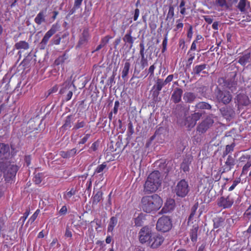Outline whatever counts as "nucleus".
I'll return each mask as SVG.
<instances>
[{
	"mask_svg": "<svg viewBox=\"0 0 251 251\" xmlns=\"http://www.w3.org/2000/svg\"><path fill=\"white\" fill-rule=\"evenodd\" d=\"M163 203L161 198L157 195L143 197L141 199V206L142 210L146 213H151L158 210Z\"/></svg>",
	"mask_w": 251,
	"mask_h": 251,
	"instance_id": "1",
	"label": "nucleus"
},
{
	"mask_svg": "<svg viewBox=\"0 0 251 251\" xmlns=\"http://www.w3.org/2000/svg\"><path fill=\"white\" fill-rule=\"evenodd\" d=\"M161 185L160 173L158 171L152 172L147 178L144 185V191L147 193L156 191Z\"/></svg>",
	"mask_w": 251,
	"mask_h": 251,
	"instance_id": "2",
	"label": "nucleus"
},
{
	"mask_svg": "<svg viewBox=\"0 0 251 251\" xmlns=\"http://www.w3.org/2000/svg\"><path fill=\"white\" fill-rule=\"evenodd\" d=\"M0 171L3 172L7 177L11 178L16 176L18 168L17 166L10 164L7 161L1 162H0Z\"/></svg>",
	"mask_w": 251,
	"mask_h": 251,
	"instance_id": "3",
	"label": "nucleus"
},
{
	"mask_svg": "<svg viewBox=\"0 0 251 251\" xmlns=\"http://www.w3.org/2000/svg\"><path fill=\"white\" fill-rule=\"evenodd\" d=\"M172 226L171 219L167 216L161 217L158 220L156 223L157 230L163 232L168 231L171 229Z\"/></svg>",
	"mask_w": 251,
	"mask_h": 251,
	"instance_id": "4",
	"label": "nucleus"
},
{
	"mask_svg": "<svg viewBox=\"0 0 251 251\" xmlns=\"http://www.w3.org/2000/svg\"><path fill=\"white\" fill-rule=\"evenodd\" d=\"M189 187L188 182L185 179L180 180L175 188L176 195L180 197L184 198L188 194Z\"/></svg>",
	"mask_w": 251,
	"mask_h": 251,
	"instance_id": "5",
	"label": "nucleus"
},
{
	"mask_svg": "<svg viewBox=\"0 0 251 251\" xmlns=\"http://www.w3.org/2000/svg\"><path fill=\"white\" fill-rule=\"evenodd\" d=\"M60 28V25L56 23L53 24L50 30H49L45 34L42 40L40 43L39 46L41 50H44L50 38Z\"/></svg>",
	"mask_w": 251,
	"mask_h": 251,
	"instance_id": "6",
	"label": "nucleus"
},
{
	"mask_svg": "<svg viewBox=\"0 0 251 251\" xmlns=\"http://www.w3.org/2000/svg\"><path fill=\"white\" fill-rule=\"evenodd\" d=\"M152 234L150 227L148 226L143 227L139 232V240L140 242L142 244H145L147 246Z\"/></svg>",
	"mask_w": 251,
	"mask_h": 251,
	"instance_id": "7",
	"label": "nucleus"
},
{
	"mask_svg": "<svg viewBox=\"0 0 251 251\" xmlns=\"http://www.w3.org/2000/svg\"><path fill=\"white\" fill-rule=\"evenodd\" d=\"M216 98L219 102L225 104L229 103L232 100L231 94L229 91L226 90H218L216 93Z\"/></svg>",
	"mask_w": 251,
	"mask_h": 251,
	"instance_id": "8",
	"label": "nucleus"
},
{
	"mask_svg": "<svg viewBox=\"0 0 251 251\" xmlns=\"http://www.w3.org/2000/svg\"><path fill=\"white\" fill-rule=\"evenodd\" d=\"M237 161L235 155H228L226 158L224 165L222 167V174L230 171L233 168Z\"/></svg>",
	"mask_w": 251,
	"mask_h": 251,
	"instance_id": "9",
	"label": "nucleus"
},
{
	"mask_svg": "<svg viewBox=\"0 0 251 251\" xmlns=\"http://www.w3.org/2000/svg\"><path fill=\"white\" fill-rule=\"evenodd\" d=\"M213 116H207L197 127V131L200 133H203L212 126L214 123Z\"/></svg>",
	"mask_w": 251,
	"mask_h": 251,
	"instance_id": "10",
	"label": "nucleus"
},
{
	"mask_svg": "<svg viewBox=\"0 0 251 251\" xmlns=\"http://www.w3.org/2000/svg\"><path fill=\"white\" fill-rule=\"evenodd\" d=\"M164 240L163 236L157 233L153 234L147 246L151 249H156L162 245Z\"/></svg>",
	"mask_w": 251,
	"mask_h": 251,
	"instance_id": "11",
	"label": "nucleus"
},
{
	"mask_svg": "<svg viewBox=\"0 0 251 251\" xmlns=\"http://www.w3.org/2000/svg\"><path fill=\"white\" fill-rule=\"evenodd\" d=\"M10 156V148L8 144L0 143V162H5Z\"/></svg>",
	"mask_w": 251,
	"mask_h": 251,
	"instance_id": "12",
	"label": "nucleus"
},
{
	"mask_svg": "<svg viewBox=\"0 0 251 251\" xmlns=\"http://www.w3.org/2000/svg\"><path fill=\"white\" fill-rule=\"evenodd\" d=\"M233 202V199L230 195H228L226 197H222L218 200V205L224 209L229 208L231 207Z\"/></svg>",
	"mask_w": 251,
	"mask_h": 251,
	"instance_id": "13",
	"label": "nucleus"
},
{
	"mask_svg": "<svg viewBox=\"0 0 251 251\" xmlns=\"http://www.w3.org/2000/svg\"><path fill=\"white\" fill-rule=\"evenodd\" d=\"M90 39V34L87 29H84L79 37L77 47L86 46Z\"/></svg>",
	"mask_w": 251,
	"mask_h": 251,
	"instance_id": "14",
	"label": "nucleus"
},
{
	"mask_svg": "<svg viewBox=\"0 0 251 251\" xmlns=\"http://www.w3.org/2000/svg\"><path fill=\"white\" fill-rule=\"evenodd\" d=\"M202 114L203 113L201 112H196L190 116L187 117V122L189 120L192 121L191 123L188 124V128L193 127L196 125L197 122L200 119Z\"/></svg>",
	"mask_w": 251,
	"mask_h": 251,
	"instance_id": "15",
	"label": "nucleus"
},
{
	"mask_svg": "<svg viewBox=\"0 0 251 251\" xmlns=\"http://www.w3.org/2000/svg\"><path fill=\"white\" fill-rule=\"evenodd\" d=\"M183 93V90L179 88H176L171 96V100L175 103L179 102L181 100V97Z\"/></svg>",
	"mask_w": 251,
	"mask_h": 251,
	"instance_id": "16",
	"label": "nucleus"
},
{
	"mask_svg": "<svg viewBox=\"0 0 251 251\" xmlns=\"http://www.w3.org/2000/svg\"><path fill=\"white\" fill-rule=\"evenodd\" d=\"M166 85L163 79L158 78L152 87V89L154 90L153 94L158 96L162 88Z\"/></svg>",
	"mask_w": 251,
	"mask_h": 251,
	"instance_id": "17",
	"label": "nucleus"
},
{
	"mask_svg": "<svg viewBox=\"0 0 251 251\" xmlns=\"http://www.w3.org/2000/svg\"><path fill=\"white\" fill-rule=\"evenodd\" d=\"M207 64H201L193 67L191 74L193 75H199L201 73H205L203 70L206 68Z\"/></svg>",
	"mask_w": 251,
	"mask_h": 251,
	"instance_id": "18",
	"label": "nucleus"
},
{
	"mask_svg": "<svg viewBox=\"0 0 251 251\" xmlns=\"http://www.w3.org/2000/svg\"><path fill=\"white\" fill-rule=\"evenodd\" d=\"M197 95L192 92H187L184 94L183 99L186 103H191L197 99Z\"/></svg>",
	"mask_w": 251,
	"mask_h": 251,
	"instance_id": "19",
	"label": "nucleus"
},
{
	"mask_svg": "<svg viewBox=\"0 0 251 251\" xmlns=\"http://www.w3.org/2000/svg\"><path fill=\"white\" fill-rule=\"evenodd\" d=\"M175 208V201L172 199L167 200L162 209L163 213H168L172 211Z\"/></svg>",
	"mask_w": 251,
	"mask_h": 251,
	"instance_id": "20",
	"label": "nucleus"
},
{
	"mask_svg": "<svg viewBox=\"0 0 251 251\" xmlns=\"http://www.w3.org/2000/svg\"><path fill=\"white\" fill-rule=\"evenodd\" d=\"M75 89V86L71 82V80H67L62 84V88L60 90L59 93L61 94L65 93L66 91L72 89V88Z\"/></svg>",
	"mask_w": 251,
	"mask_h": 251,
	"instance_id": "21",
	"label": "nucleus"
},
{
	"mask_svg": "<svg viewBox=\"0 0 251 251\" xmlns=\"http://www.w3.org/2000/svg\"><path fill=\"white\" fill-rule=\"evenodd\" d=\"M76 149L74 148L67 151H61L59 154L63 158H69L74 156L76 154Z\"/></svg>",
	"mask_w": 251,
	"mask_h": 251,
	"instance_id": "22",
	"label": "nucleus"
},
{
	"mask_svg": "<svg viewBox=\"0 0 251 251\" xmlns=\"http://www.w3.org/2000/svg\"><path fill=\"white\" fill-rule=\"evenodd\" d=\"M237 101L240 105H248L249 104V100L247 96L244 94H238L237 96Z\"/></svg>",
	"mask_w": 251,
	"mask_h": 251,
	"instance_id": "23",
	"label": "nucleus"
},
{
	"mask_svg": "<svg viewBox=\"0 0 251 251\" xmlns=\"http://www.w3.org/2000/svg\"><path fill=\"white\" fill-rule=\"evenodd\" d=\"M46 11L42 10L36 16L34 19V22L38 25H41L46 21Z\"/></svg>",
	"mask_w": 251,
	"mask_h": 251,
	"instance_id": "24",
	"label": "nucleus"
},
{
	"mask_svg": "<svg viewBox=\"0 0 251 251\" xmlns=\"http://www.w3.org/2000/svg\"><path fill=\"white\" fill-rule=\"evenodd\" d=\"M251 60V53H247L239 57L238 63L242 66H245Z\"/></svg>",
	"mask_w": 251,
	"mask_h": 251,
	"instance_id": "25",
	"label": "nucleus"
},
{
	"mask_svg": "<svg viewBox=\"0 0 251 251\" xmlns=\"http://www.w3.org/2000/svg\"><path fill=\"white\" fill-rule=\"evenodd\" d=\"M195 111H199L200 110H209L211 109V105L208 103L204 101H201L197 103L195 105Z\"/></svg>",
	"mask_w": 251,
	"mask_h": 251,
	"instance_id": "26",
	"label": "nucleus"
},
{
	"mask_svg": "<svg viewBox=\"0 0 251 251\" xmlns=\"http://www.w3.org/2000/svg\"><path fill=\"white\" fill-rule=\"evenodd\" d=\"M132 30H129L128 33H126L123 38V40L126 43H129L130 44L129 48L131 49L133 47V44L134 43L135 38H133L131 36Z\"/></svg>",
	"mask_w": 251,
	"mask_h": 251,
	"instance_id": "27",
	"label": "nucleus"
},
{
	"mask_svg": "<svg viewBox=\"0 0 251 251\" xmlns=\"http://www.w3.org/2000/svg\"><path fill=\"white\" fill-rule=\"evenodd\" d=\"M107 169L108 168H107L106 163L104 162L97 166L94 172V176L96 175V174H100L99 176L102 177L103 176L102 172L105 170H107Z\"/></svg>",
	"mask_w": 251,
	"mask_h": 251,
	"instance_id": "28",
	"label": "nucleus"
},
{
	"mask_svg": "<svg viewBox=\"0 0 251 251\" xmlns=\"http://www.w3.org/2000/svg\"><path fill=\"white\" fill-rule=\"evenodd\" d=\"M117 223L118 218L116 217L113 216L111 217L107 227V231L110 232H112Z\"/></svg>",
	"mask_w": 251,
	"mask_h": 251,
	"instance_id": "29",
	"label": "nucleus"
},
{
	"mask_svg": "<svg viewBox=\"0 0 251 251\" xmlns=\"http://www.w3.org/2000/svg\"><path fill=\"white\" fill-rule=\"evenodd\" d=\"M130 67V63L126 61L124 64V66L122 72V77L124 80H127V76L129 73V70Z\"/></svg>",
	"mask_w": 251,
	"mask_h": 251,
	"instance_id": "30",
	"label": "nucleus"
},
{
	"mask_svg": "<svg viewBox=\"0 0 251 251\" xmlns=\"http://www.w3.org/2000/svg\"><path fill=\"white\" fill-rule=\"evenodd\" d=\"M187 55L188 56V58L186 61V67L187 68H190L193 60L195 57V53L194 52H192L190 50H189L187 52Z\"/></svg>",
	"mask_w": 251,
	"mask_h": 251,
	"instance_id": "31",
	"label": "nucleus"
},
{
	"mask_svg": "<svg viewBox=\"0 0 251 251\" xmlns=\"http://www.w3.org/2000/svg\"><path fill=\"white\" fill-rule=\"evenodd\" d=\"M225 219L222 217H216L213 219V226L214 228L222 226L224 223Z\"/></svg>",
	"mask_w": 251,
	"mask_h": 251,
	"instance_id": "32",
	"label": "nucleus"
},
{
	"mask_svg": "<svg viewBox=\"0 0 251 251\" xmlns=\"http://www.w3.org/2000/svg\"><path fill=\"white\" fill-rule=\"evenodd\" d=\"M198 230V226H193V228L191 229L190 232V236L191 241L193 242H195L197 240V232Z\"/></svg>",
	"mask_w": 251,
	"mask_h": 251,
	"instance_id": "33",
	"label": "nucleus"
},
{
	"mask_svg": "<svg viewBox=\"0 0 251 251\" xmlns=\"http://www.w3.org/2000/svg\"><path fill=\"white\" fill-rule=\"evenodd\" d=\"M15 48L17 50L19 49H24L27 50L29 48V44L28 43L25 41H21L19 42L16 43Z\"/></svg>",
	"mask_w": 251,
	"mask_h": 251,
	"instance_id": "34",
	"label": "nucleus"
},
{
	"mask_svg": "<svg viewBox=\"0 0 251 251\" xmlns=\"http://www.w3.org/2000/svg\"><path fill=\"white\" fill-rule=\"evenodd\" d=\"M6 218L4 216L0 217V237L2 235V232L6 229Z\"/></svg>",
	"mask_w": 251,
	"mask_h": 251,
	"instance_id": "35",
	"label": "nucleus"
},
{
	"mask_svg": "<svg viewBox=\"0 0 251 251\" xmlns=\"http://www.w3.org/2000/svg\"><path fill=\"white\" fill-rule=\"evenodd\" d=\"M102 192L98 191L93 198V204H97L102 199Z\"/></svg>",
	"mask_w": 251,
	"mask_h": 251,
	"instance_id": "36",
	"label": "nucleus"
},
{
	"mask_svg": "<svg viewBox=\"0 0 251 251\" xmlns=\"http://www.w3.org/2000/svg\"><path fill=\"white\" fill-rule=\"evenodd\" d=\"M72 118L73 117L72 115L68 116L66 118L64 124L62 126V128L64 129L70 128L72 126Z\"/></svg>",
	"mask_w": 251,
	"mask_h": 251,
	"instance_id": "37",
	"label": "nucleus"
},
{
	"mask_svg": "<svg viewBox=\"0 0 251 251\" xmlns=\"http://www.w3.org/2000/svg\"><path fill=\"white\" fill-rule=\"evenodd\" d=\"M235 147V144L232 143L231 145H227L226 147V149L223 152V157H225L229 153L231 152Z\"/></svg>",
	"mask_w": 251,
	"mask_h": 251,
	"instance_id": "38",
	"label": "nucleus"
},
{
	"mask_svg": "<svg viewBox=\"0 0 251 251\" xmlns=\"http://www.w3.org/2000/svg\"><path fill=\"white\" fill-rule=\"evenodd\" d=\"M198 208V203H195L191 209V213L188 218V222L191 221L196 214V212Z\"/></svg>",
	"mask_w": 251,
	"mask_h": 251,
	"instance_id": "39",
	"label": "nucleus"
},
{
	"mask_svg": "<svg viewBox=\"0 0 251 251\" xmlns=\"http://www.w3.org/2000/svg\"><path fill=\"white\" fill-rule=\"evenodd\" d=\"M246 0H240L238 4L237 7L241 12H243L246 10Z\"/></svg>",
	"mask_w": 251,
	"mask_h": 251,
	"instance_id": "40",
	"label": "nucleus"
},
{
	"mask_svg": "<svg viewBox=\"0 0 251 251\" xmlns=\"http://www.w3.org/2000/svg\"><path fill=\"white\" fill-rule=\"evenodd\" d=\"M67 59L65 54L58 57L54 62V63L56 65H62L65 62V60Z\"/></svg>",
	"mask_w": 251,
	"mask_h": 251,
	"instance_id": "41",
	"label": "nucleus"
},
{
	"mask_svg": "<svg viewBox=\"0 0 251 251\" xmlns=\"http://www.w3.org/2000/svg\"><path fill=\"white\" fill-rule=\"evenodd\" d=\"M174 9L175 8L173 5H170L169 6V11L167 15L166 20H168L169 19H173L174 16Z\"/></svg>",
	"mask_w": 251,
	"mask_h": 251,
	"instance_id": "42",
	"label": "nucleus"
},
{
	"mask_svg": "<svg viewBox=\"0 0 251 251\" xmlns=\"http://www.w3.org/2000/svg\"><path fill=\"white\" fill-rule=\"evenodd\" d=\"M61 39L59 35H55L51 40V45H59L60 43Z\"/></svg>",
	"mask_w": 251,
	"mask_h": 251,
	"instance_id": "43",
	"label": "nucleus"
},
{
	"mask_svg": "<svg viewBox=\"0 0 251 251\" xmlns=\"http://www.w3.org/2000/svg\"><path fill=\"white\" fill-rule=\"evenodd\" d=\"M216 2L217 4L224 9H227L229 8L226 0H216Z\"/></svg>",
	"mask_w": 251,
	"mask_h": 251,
	"instance_id": "44",
	"label": "nucleus"
},
{
	"mask_svg": "<svg viewBox=\"0 0 251 251\" xmlns=\"http://www.w3.org/2000/svg\"><path fill=\"white\" fill-rule=\"evenodd\" d=\"M156 67L155 66V64H153L151 65L148 70V74L145 75V77H146L148 75H150V77H152L154 76V71Z\"/></svg>",
	"mask_w": 251,
	"mask_h": 251,
	"instance_id": "45",
	"label": "nucleus"
},
{
	"mask_svg": "<svg viewBox=\"0 0 251 251\" xmlns=\"http://www.w3.org/2000/svg\"><path fill=\"white\" fill-rule=\"evenodd\" d=\"M140 64L142 69H143L145 67L148 66L149 64L147 57L141 58Z\"/></svg>",
	"mask_w": 251,
	"mask_h": 251,
	"instance_id": "46",
	"label": "nucleus"
},
{
	"mask_svg": "<svg viewBox=\"0 0 251 251\" xmlns=\"http://www.w3.org/2000/svg\"><path fill=\"white\" fill-rule=\"evenodd\" d=\"M85 122L84 121H78L75 125L73 128L74 130H77L79 128H82L85 126Z\"/></svg>",
	"mask_w": 251,
	"mask_h": 251,
	"instance_id": "47",
	"label": "nucleus"
},
{
	"mask_svg": "<svg viewBox=\"0 0 251 251\" xmlns=\"http://www.w3.org/2000/svg\"><path fill=\"white\" fill-rule=\"evenodd\" d=\"M75 194V190L72 189L70 191L67 192L64 196L65 199L69 200L72 196Z\"/></svg>",
	"mask_w": 251,
	"mask_h": 251,
	"instance_id": "48",
	"label": "nucleus"
},
{
	"mask_svg": "<svg viewBox=\"0 0 251 251\" xmlns=\"http://www.w3.org/2000/svg\"><path fill=\"white\" fill-rule=\"evenodd\" d=\"M42 175L40 173L35 175L33 178L34 182L37 184L40 183L42 181Z\"/></svg>",
	"mask_w": 251,
	"mask_h": 251,
	"instance_id": "49",
	"label": "nucleus"
},
{
	"mask_svg": "<svg viewBox=\"0 0 251 251\" xmlns=\"http://www.w3.org/2000/svg\"><path fill=\"white\" fill-rule=\"evenodd\" d=\"M240 178H238L234 180L233 182V184H232V185L228 188V191H232L235 188V187L237 185V184L240 182Z\"/></svg>",
	"mask_w": 251,
	"mask_h": 251,
	"instance_id": "50",
	"label": "nucleus"
},
{
	"mask_svg": "<svg viewBox=\"0 0 251 251\" xmlns=\"http://www.w3.org/2000/svg\"><path fill=\"white\" fill-rule=\"evenodd\" d=\"M244 216L247 217L249 219L251 218V204L244 213Z\"/></svg>",
	"mask_w": 251,
	"mask_h": 251,
	"instance_id": "51",
	"label": "nucleus"
},
{
	"mask_svg": "<svg viewBox=\"0 0 251 251\" xmlns=\"http://www.w3.org/2000/svg\"><path fill=\"white\" fill-rule=\"evenodd\" d=\"M120 106V102L118 100H116L114 103V106L113 110V112L115 114H117L118 113V109Z\"/></svg>",
	"mask_w": 251,
	"mask_h": 251,
	"instance_id": "52",
	"label": "nucleus"
},
{
	"mask_svg": "<svg viewBox=\"0 0 251 251\" xmlns=\"http://www.w3.org/2000/svg\"><path fill=\"white\" fill-rule=\"evenodd\" d=\"M90 136V134H86L84 136V137L82 139H81V140L79 142L78 144H85L87 142V141L88 140V139H89Z\"/></svg>",
	"mask_w": 251,
	"mask_h": 251,
	"instance_id": "53",
	"label": "nucleus"
},
{
	"mask_svg": "<svg viewBox=\"0 0 251 251\" xmlns=\"http://www.w3.org/2000/svg\"><path fill=\"white\" fill-rule=\"evenodd\" d=\"M110 38L111 37L109 36H106L101 40L100 43L103 44V46L104 47L108 43Z\"/></svg>",
	"mask_w": 251,
	"mask_h": 251,
	"instance_id": "54",
	"label": "nucleus"
},
{
	"mask_svg": "<svg viewBox=\"0 0 251 251\" xmlns=\"http://www.w3.org/2000/svg\"><path fill=\"white\" fill-rule=\"evenodd\" d=\"M74 89H72L68 91V92L66 95V97L65 98V100L66 101H68L71 99L72 96H73V91Z\"/></svg>",
	"mask_w": 251,
	"mask_h": 251,
	"instance_id": "55",
	"label": "nucleus"
},
{
	"mask_svg": "<svg viewBox=\"0 0 251 251\" xmlns=\"http://www.w3.org/2000/svg\"><path fill=\"white\" fill-rule=\"evenodd\" d=\"M251 166V160L247 162V163L243 167V172H245L248 170V169Z\"/></svg>",
	"mask_w": 251,
	"mask_h": 251,
	"instance_id": "56",
	"label": "nucleus"
},
{
	"mask_svg": "<svg viewBox=\"0 0 251 251\" xmlns=\"http://www.w3.org/2000/svg\"><path fill=\"white\" fill-rule=\"evenodd\" d=\"M135 225L136 226H142V221L141 218L140 217H138L135 219Z\"/></svg>",
	"mask_w": 251,
	"mask_h": 251,
	"instance_id": "57",
	"label": "nucleus"
},
{
	"mask_svg": "<svg viewBox=\"0 0 251 251\" xmlns=\"http://www.w3.org/2000/svg\"><path fill=\"white\" fill-rule=\"evenodd\" d=\"M67 211V207L65 205L63 206L59 211V213L61 215H65Z\"/></svg>",
	"mask_w": 251,
	"mask_h": 251,
	"instance_id": "58",
	"label": "nucleus"
},
{
	"mask_svg": "<svg viewBox=\"0 0 251 251\" xmlns=\"http://www.w3.org/2000/svg\"><path fill=\"white\" fill-rule=\"evenodd\" d=\"M205 22L208 24H211L213 22V19L209 16H203Z\"/></svg>",
	"mask_w": 251,
	"mask_h": 251,
	"instance_id": "59",
	"label": "nucleus"
},
{
	"mask_svg": "<svg viewBox=\"0 0 251 251\" xmlns=\"http://www.w3.org/2000/svg\"><path fill=\"white\" fill-rule=\"evenodd\" d=\"M173 77H174L173 75H170L167 77V78L165 79V80H164V82H165V83L166 84H167V83H168L172 81Z\"/></svg>",
	"mask_w": 251,
	"mask_h": 251,
	"instance_id": "60",
	"label": "nucleus"
},
{
	"mask_svg": "<svg viewBox=\"0 0 251 251\" xmlns=\"http://www.w3.org/2000/svg\"><path fill=\"white\" fill-rule=\"evenodd\" d=\"M65 236L67 238H71L72 237V232L69 228H66V229Z\"/></svg>",
	"mask_w": 251,
	"mask_h": 251,
	"instance_id": "61",
	"label": "nucleus"
},
{
	"mask_svg": "<svg viewBox=\"0 0 251 251\" xmlns=\"http://www.w3.org/2000/svg\"><path fill=\"white\" fill-rule=\"evenodd\" d=\"M128 131L130 133V134H132L134 133L133 126L131 122H130L128 124Z\"/></svg>",
	"mask_w": 251,
	"mask_h": 251,
	"instance_id": "62",
	"label": "nucleus"
},
{
	"mask_svg": "<svg viewBox=\"0 0 251 251\" xmlns=\"http://www.w3.org/2000/svg\"><path fill=\"white\" fill-rule=\"evenodd\" d=\"M83 0H75L74 6L75 8H79L81 5Z\"/></svg>",
	"mask_w": 251,
	"mask_h": 251,
	"instance_id": "63",
	"label": "nucleus"
},
{
	"mask_svg": "<svg viewBox=\"0 0 251 251\" xmlns=\"http://www.w3.org/2000/svg\"><path fill=\"white\" fill-rule=\"evenodd\" d=\"M37 214L36 213H34L31 216V217L29 218V219L28 220V223H29L30 222L31 223H32L33 222H34V221L36 220V219L37 218Z\"/></svg>",
	"mask_w": 251,
	"mask_h": 251,
	"instance_id": "64",
	"label": "nucleus"
}]
</instances>
